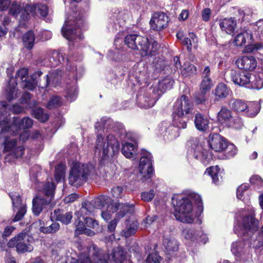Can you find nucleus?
<instances>
[{
    "label": "nucleus",
    "instance_id": "nucleus-1",
    "mask_svg": "<svg viewBox=\"0 0 263 263\" xmlns=\"http://www.w3.org/2000/svg\"><path fill=\"white\" fill-rule=\"evenodd\" d=\"M173 110L172 116L174 126L179 129L185 128L187 122L190 118L192 119L193 118V102L186 96L181 95L174 103Z\"/></svg>",
    "mask_w": 263,
    "mask_h": 263
},
{
    "label": "nucleus",
    "instance_id": "nucleus-2",
    "mask_svg": "<svg viewBox=\"0 0 263 263\" xmlns=\"http://www.w3.org/2000/svg\"><path fill=\"white\" fill-rule=\"evenodd\" d=\"M120 143L118 140L112 134L107 136L105 140L101 134L97 136L96 145L94 147L95 155L97 153L100 154L102 152L99 163L101 165L105 164L106 162H109L119 153Z\"/></svg>",
    "mask_w": 263,
    "mask_h": 263
},
{
    "label": "nucleus",
    "instance_id": "nucleus-3",
    "mask_svg": "<svg viewBox=\"0 0 263 263\" xmlns=\"http://www.w3.org/2000/svg\"><path fill=\"white\" fill-rule=\"evenodd\" d=\"M124 43L128 48L139 50L142 57L155 56L158 52L159 45L157 41L136 34L127 35Z\"/></svg>",
    "mask_w": 263,
    "mask_h": 263
},
{
    "label": "nucleus",
    "instance_id": "nucleus-4",
    "mask_svg": "<svg viewBox=\"0 0 263 263\" xmlns=\"http://www.w3.org/2000/svg\"><path fill=\"white\" fill-rule=\"evenodd\" d=\"M87 29L88 26L84 13L79 11L74 13L72 18L65 20L61 32L63 36L67 40L74 41L77 39H83L82 31Z\"/></svg>",
    "mask_w": 263,
    "mask_h": 263
},
{
    "label": "nucleus",
    "instance_id": "nucleus-5",
    "mask_svg": "<svg viewBox=\"0 0 263 263\" xmlns=\"http://www.w3.org/2000/svg\"><path fill=\"white\" fill-rule=\"evenodd\" d=\"M94 168L91 164L81 163L76 162L72 163L68 176L69 184L76 187L85 183Z\"/></svg>",
    "mask_w": 263,
    "mask_h": 263
},
{
    "label": "nucleus",
    "instance_id": "nucleus-6",
    "mask_svg": "<svg viewBox=\"0 0 263 263\" xmlns=\"http://www.w3.org/2000/svg\"><path fill=\"white\" fill-rule=\"evenodd\" d=\"M174 215L176 219L183 223H192L194 221L192 215L193 203L187 197L177 199L174 203Z\"/></svg>",
    "mask_w": 263,
    "mask_h": 263
},
{
    "label": "nucleus",
    "instance_id": "nucleus-7",
    "mask_svg": "<svg viewBox=\"0 0 263 263\" xmlns=\"http://www.w3.org/2000/svg\"><path fill=\"white\" fill-rule=\"evenodd\" d=\"M108 255L96 245L89 247L88 254H81L79 259H72L70 263H108Z\"/></svg>",
    "mask_w": 263,
    "mask_h": 263
},
{
    "label": "nucleus",
    "instance_id": "nucleus-8",
    "mask_svg": "<svg viewBox=\"0 0 263 263\" xmlns=\"http://www.w3.org/2000/svg\"><path fill=\"white\" fill-rule=\"evenodd\" d=\"M32 238L27 232L23 231L10 239L7 242V246L9 248H15L19 254L31 252L33 250L30 242Z\"/></svg>",
    "mask_w": 263,
    "mask_h": 263
},
{
    "label": "nucleus",
    "instance_id": "nucleus-9",
    "mask_svg": "<svg viewBox=\"0 0 263 263\" xmlns=\"http://www.w3.org/2000/svg\"><path fill=\"white\" fill-rule=\"evenodd\" d=\"M211 68L209 66L201 67V81L198 90V105L208 103L209 93L212 87V80L210 78Z\"/></svg>",
    "mask_w": 263,
    "mask_h": 263
},
{
    "label": "nucleus",
    "instance_id": "nucleus-10",
    "mask_svg": "<svg viewBox=\"0 0 263 263\" xmlns=\"http://www.w3.org/2000/svg\"><path fill=\"white\" fill-rule=\"evenodd\" d=\"M209 139H205L210 147L215 152H221L225 149L230 156H234L236 154L235 145L232 144H228L226 138L218 134L210 135Z\"/></svg>",
    "mask_w": 263,
    "mask_h": 263
},
{
    "label": "nucleus",
    "instance_id": "nucleus-11",
    "mask_svg": "<svg viewBox=\"0 0 263 263\" xmlns=\"http://www.w3.org/2000/svg\"><path fill=\"white\" fill-rule=\"evenodd\" d=\"M155 88H149L141 89L136 96V102L138 105L143 108H148L154 106L156 101L160 97V94H157Z\"/></svg>",
    "mask_w": 263,
    "mask_h": 263
},
{
    "label": "nucleus",
    "instance_id": "nucleus-12",
    "mask_svg": "<svg viewBox=\"0 0 263 263\" xmlns=\"http://www.w3.org/2000/svg\"><path fill=\"white\" fill-rule=\"evenodd\" d=\"M258 228V221L252 215L245 216L240 226H235L234 232L238 236L251 237Z\"/></svg>",
    "mask_w": 263,
    "mask_h": 263
},
{
    "label": "nucleus",
    "instance_id": "nucleus-13",
    "mask_svg": "<svg viewBox=\"0 0 263 263\" xmlns=\"http://www.w3.org/2000/svg\"><path fill=\"white\" fill-rule=\"evenodd\" d=\"M142 154L139 166V172L142 175L140 180L142 182H146L151 180L154 174L152 160V156L150 153L146 151H143Z\"/></svg>",
    "mask_w": 263,
    "mask_h": 263
},
{
    "label": "nucleus",
    "instance_id": "nucleus-14",
    "mask_svg": "<svg viewBox=\"0 0 263 263\" xmlns=\"http://www.w3.org/2000/svg\"><path fill=\"white\" fill-rule=\"evenodd\" d=\"M43 74L40 70H37L33 73L30 77H28L22 84V87L30 90H33L36 88V86L42 88H46L49 84V77L48 74L45 75L44 80V83L42 85L41 80L39 78Z\"/></svg>",
    "mask_w": 263,
    "mask_h": 263
},
{
    "label": "nucleus",
    "instance_id": "nucleus-15",
    "mask_svg": "<svg viewBox=\"0 0 263 263\" xmlns=\"http://www.w3.org/2000/svg\"><path fill=\"white\" fill-rule=\"evenodd\" d=\"M110 198L106 195H99L90 201H86L82 203L81 212H89L91 214L95 209H101L107 205Z\"/></svg>",
    "mask_w": 263,
    "mask_h": 263
},
{
    "label": "nucleus",
    "instance_id": "nucleus-16",
    "mask_svg": "<svg viewBox=\"0 0 263 263\" xmlns=\"http://www.w3.org/2000/svg\"><path fill=\"white\" fill-rule=\"evenodd\" d=\"M169 22V17L166 13L157 11L153 13L149 23L152 30L160 31L167 27Z\"/></svg>",
    "mask_w": 263,
    "mask_h": 263
},
{
    "label": "nucleus",
    "instance_id": "nucleus-17",
    "mask_svg": "<svg viewBox=\"0 0 263 263\" xmlns=\"http://www.w3.org/2000/svg\"><path fill=\"white\" fill-rule=\"evenodd\" d=\"M252 243L248 238L238 240L232 243L231 246V251L232 253L237 257H242L250 253V250Z\"/></svg>",
    "mask_w": 263,
    "mask_h": 263
},
{
    "label": "nucleus",
    "instance_id": "nucleus-18",
    "mask_svg": "<svg viewBox=\"0 0 263 263\" xmlns=\"http://www.w3.org/2000/svg\"><path fill=\"white\" fill-rule=\"evenodd\" d=\"M228 104L229 107L237 113L244 112L247 114V116L251 117H254L257 114V112H256L253 115L251 114V115H249L248 112L250 110V105L252 103H250L248 104L245 101L240 99H231L229 101Z\"/></svg>",
    "mask_w": 263,
    "mask_h": 263
},
{
    "label": "nucleus",
    "instance_id": "nucleus-19",
    "mask_svg": "<svg viewBox=\"0 0 263 263\" xmlns=\"http://www.w3.org/2000/svg\"><path fill=\"white\" fill-rule=\"evenodd\" d=\"M249 76L250 73L241 72L239 70H231L230 71L231 81L240 86L247 88L249 82Z\"/></svg>",
    "mask_w": 263,
    "mask_h": 263
},
{
    "label": "nucleus",
    "instance_id": "nucleus-20",
    "mask_svg": "<svg viewBox=\"0 0 263 263\" xmlns=\"http://www.w3.org/2000/svg\"><path fill=\"white\" fill-rule=\"evenodd\" d=\"M73 217L72 212H65L63 209H56L50 214V219H54L57 221H60L62 224L68 225L71 222Z\"/></svg>",
    "mask_w": 263,
    "mask_h": 263
},
{
    "label": "nucleus",
    "instance_id": "nucleus-21",
    "mask_svg": "<svg viewBox=\"0 0 263 263\" xmlns=\"http://www.w3.org/2000/svg\"><path fill=\"white\" fill-rule=\"evenodd\" d=\"M189 37H184L183 32L181 31H179L176 33L177 39L181 41L182 44L186 47L187 51L191 52L192 47L195 49L197 48V44L194 42L196 35L194 32H189Z\"/></svg>",
    "mask_w": 263,
    "mask_h": 263
},
{
    "label": "nucleus",
    "instance_id": "nucleus-22",
    "mask_svg": "<svg viewBox=\"0 0 263 263\" xmlns=\"http://www.w3.org/2000/svg\"><path fill=\"white\" fill-rule=\"evenodd\" d=\"M51 203L50 199L36 196L32 199V211L34 216H38L42 212L44 209Z\"/></svg>",
    "mask_w": 263,
    "mask_h": 263
},
{
    "label": "nucleus",
    "instance_id": "nucleus-23",
    "mask_svg": "<svg viewBox=\"0 0 263 263\" xmlns=\"http://www.w3.org/2000/svg\"><path fill=\"white\" fill-rule=\"evenodd\" d=\"M236 64L239 69L246 71H252L257 66L256 60L253 56H243L238 58L236 62Z\"/></svg>",
    "mask_w": 263,
    "mask_h": 263
},
{
    "label": "nucleus",
    "instance_id": "nucleus-24",
    "mask_svg": "<svg viewBox=\"0 0 263 263\" xmlns=\"http://www.w3.org/2000/svg\"><path fill=\"white\" fill-rule=\"evenodd\" d=\"M209 120L198 114V136L199 140H204L208 139L210 135Z\"/></svg>",
    "mask_w": 263,
    "mask_h": 263
},
{
    "label": "nucleus",
    "instance_id": "nucleus-25",
    "mask_svg": "<svg viewBox=\"0 0 263 263\" xmlns=\"http://www.w3.org/2000/svg\"><path fill=\"white\" fill-rule=\"evenodd\" d=\"M50 220L52 223L50 224H48V221L45 223L42 220H39V231L40 232L45 234H55L60 230V224L56 220H54V219H50Z\"/></svg>",
    "mask_w": 263,
    "mask_h": 263
},
{
    "label": "nucleus",
    "instance_id": "nucleus-26",
    "mask_svg": "<svg viewBox=\"0 0 263 263\" xmlns=\"http://www.w3.org/2000/svg\"><path fill=\"white\" fill-rule=\"evenodd\" d=\"M221 30L228 34L233 35L237 27L236 20L234 18H224L219 21Z\"/></svg>",
    "mask_w": 263,
    "mask_h": 263
},
{
    "label": "nucleus",
    "instance_id": "nucleus-27",
    "mask_svg": "<svg viewBox=\"0 0 263 263\" xmlns=\"http://www.w3.org/2000/svg\"><path fill=\"white\" fill-rule=\"evenodd\" d=\"M90 214L91 213L88 211H86V212H81V208L79 211L75 212V215L77 217L75 219L74 223L76 227L74 230L75 236L77 237L80 235L81 232L86 227L85 222L84 220H82V217L83 216L90 215Z\"/></svg>",
    "mask_w": 263,
    "mask_h": 263
},
{
    "label": "nucleus",
    "instance_id": "nucleus-28",
    "mask_svg": "<svg viewBox=\"0 0 263 263\" xmlns=\"http://www.w3.org/2000/svg\"><path fill=\"white\" fill-rule=\"evenodd\" d=\"M37 104L36 103L29 106V108L31 109V115L40 122L45 123L49 120V116L48 114L44 112V108L36 106Z\"/></svg>",
    "mask_w": 263,
    "mask_h": 263
},
{
    "label": "nucleus",
    "instance_id": "nucleus-29",
    "mask_svg": "<svg viewBox=\"0 0 263 263\" xmlns=\"http://www.w3.org/2000/svg\"><path fill=\"white\" fill-rule=\"evenodd\" d=\"M233 120L231 111L225 106H222L217 114L218 122L225 126L231 125L230 122Z\"/></svg>",
    "mask_w": 263,
    "mask_h": 263
},
{
    "label": "nucleus",
    "instance_id": "nucleus-30",
    "mask_svg": "<svg viewBox=\"0 0 263 263\" xmlns=\"http://www.w3.org/2000/svg\"><path fill=\"white\" fill-rule=\"evenodd\" d=\"M37 10V6L35 4L29 5L27 4L24 7L20 12V22L23 23H25L28 22L30 19L31 14L32 16H35L36 15V11Z\"/></svg>",
    "mask_w": 263,
    "mask_h": 263
},
{
    "label": "nucleus",
    "instance_id": "nucleus-31",
    "mask_svg": "<svg viewBox=\"0 0 263 263\" xmlns=\"http://www.w3.org/2000/svg\"><path fill=\"white\" fill-rule=\"evenodd\" d=\"M9 104L6 101L0 102V126L2 127L9 124L10 122V114L8 109Z\"/></svg>",
    "mask_w": 263,
    "mask_h": 263
},
{
    "label": "nucleus",
    "instance_id": "nucleus-32",
    "mask_svg": "<svg viewBox=\"0 0 263 263\" xmlns=\"http://www.w3.org/2000/svg\"><path fill=\"white\" fill-rule=\"evenodd\" d=\"M20 118L19 117H13L12 123L9 122V124L4 127H2L1 133H10L13 135H17L19 131L22 129L21 122H20Z\"/></svg>",
    "mask_w": 263,
    "mask_h": 263
},
{
    "label": "nucleus",
    "instance_id": "nucleus-33",
    "mask_svg": "<svg viewBox=\"0 0 263 263\" xmlns=\"http://www.w3.org/2000/svg\"><path fill=\"white\" fill-rule=\"evenodd\" d=\"M263 87V74L250 73L249 82L247 88L260 89Z\"/></svg>",
    "mask_w": 263,
    "mask_h": 263
},
{
    "label": "nucleus",
    "instance_id": "nucleus-34",
    "mask_svg": "<svg viewBox=\"0 0 263 263\" xmlns=\"http://www.w3.org/2000/svg\"><path fill=\"white\" fill-rule=\"evenodd\" d=\"M174 83V80L171 77L167 76L159 81L157 88L154 87L153 88L156 89V92L157 94L161 95V93H164L166 90L172 89Z\"/></svg>",
    "mask_w": 263,
    "mask_h": 263
},
{
    "label": "nucleus",
    "instance_id": "nucleus-35",
    "mask_svg": "<svg viewBox=\"0 0 263 263\" xmlns=\"http://www.w3.org/2000/svg\"><path fill=\"white\" fill-rule=\"evenodd\" d=\"M35 35L34 31L29 30L25 32L22 36V42L24 47L30 50L34 47L35 44Z\"/></svg>",
    "mask_w": 263,
    "mask_h": 263
},
{
    "label": "nucleus",
    "instance_id": "nucleus-36",
    "mask_svg": "<svg viewBox=\"0 0 263 263\" xmlns=\"http://www.w3.org/2000/svg\"><path fill=\"white\" fill-rule=\"evenodd\" d=\"M127 252L121 246L114 248L111 253V257L115 263H123L126 259Z\"/></svg>",
    "mask_w": 263,
    "mask_h": 263
},
{
    "label": "nucleus",
    "instance_id": "nucleus-37",
    "mask_svg": "<svg viewBox=\"0 0 263 263\" xmlns=\"http://www.w3.org/2000/svg\"><path fill=\"white\" fill-rule=\"evenodd\" d=\"M65 55L57 50H52L49 52V62L51 67H55L63 64L65 61Z\"/></svg>",
    "mask_w": 263,
    "mask_h": 263
},
{
    "label": "nucleus",
    "instance_id": "nucleus-38",
    "mask_svg": "<svg viewBox=\"0 0 263 263\" xmlns=\"http://www.w3.org/2000/svg\"><path fill=\"white\" fill-rule=\"evenodd\" d=\"M56 185L52 181H47L43 185L42 192L46 196V199H50V201L54 198Z\"/></svg>",
    "mask_w": 263,
    "mask_h": 263
},
{
    "label": "nucleus",
    "instance_id": "nucleus-39",
    "mask_svg": "<svg viewBox=\"0 0 263 263\" xmlns=\"http://www.w3.org/2000/svg\"><path fill=\"white\" fill-rule=\"evenodd\" d=\"M252 34L251 31H245L238 33L235 37L234 43L237 46L243 45L247 41L252 40Z\"/></svg>",
    "mask_w": 263,
    "mask_h": 263
},
{
    "label": "nucleus",
    "instance_id": "nucleus-40",
    "mask_svg": "<svg viewBox=\"0 0 263 263\" xmlns=\"http://www.w3.org/2000/svg\"><path fill=\"white\" fill-rule=\"evenodd\" d=\"M135 149L136 145L134 144L127 142L123 144L121 152L126 158H131L134 157Z\"/></svg>",
    "mask_w": 263,
    "mask_h": 263
},
{
    "label": "nucleus",
    "instance_id": "nucleus-41",
    "mask_svg": "<svg viewBox=\"0 0 263 263\" xmlns=\"http://www.w3.org/2000/svg\"><path fill=\"white\" fill-rule=\"evenodd\" d=\"M133 205H129L126 204L121 203L119 211L116 213L115 217L119 220L125 216L126 214H130L133 213Z\"/></svg>",
    "mask_w": 263,
    "mask_h": 263
},
{
    "label": "nucleus",
    "instance_id": "nucleus-42",
    "mask_svg": "<svg viewBox=\"0 0 263 263\" xmlns=\"http://www.w3.org/2000/svg\"><path fill=\"white\" fill-rule=\"evenodd\" d=\"M230 90L224 83H219L214 90V95L219 99L226 98L229 94Z\"/></svg>",
    "mask_w": 263,
    "mask_h": 263
},
{
    "label": "nucleus",
    "instance_id": "nucleus-43",
    "mask_svg": "<svg viewBox=\"0 0 263 263\" xmlns=\"http://www.w3.org/2000/svg\"><path fill=\"white\" fill-rule=\"evenodd\" d=\"M19 89L16 85L9 84L6 89V99L10 102L13 100L16 99L18 97Z\"/></svg>",
    "mask_w": 263,
    "mask_h": 263
},
{
    "label": "nucleus",
    "instance_id": "nucleus-44",
    "mask_svg": "<svg viewBox=\"0 0 263 263\" xmlns=\"http://www.w3.org/2000/svg\"><path fill=\"white\" fill-rule=\"evenodd\" d=\"M163 245L168 253L174 252L178 250V243L174 239L165 238L163 240Z\"/></svg>",
    "mask_w": 263,
    "mask_h": 263
},
{
    "label": "nucleus",
    "instance_id": "nucleus-45",
    "mask_svg": "<svg viewBox=\"0 0 263 263\" xmlns=\"http://www.w3.org/2000/svg\"><path fill=\"white\" fill-rule=\"evenodd\" d=\"M29 71L27 68H21L18 70L15 76V79L16 80V85L17 82L23 83L24 81L26 80L29 77Z\"/></svg>",
    "mask_w": 263,
    "mask_h": 263
},
{
    "label": "nucleus",
    "instance_id": "nucleus-46",
    "mask_svg": "<svg viewBox=\"0 0 263 263\" xmlns=\"http://www.w3.org/2000/svg\"><path fill=\"white\" fill-rule=\"evenodd\" d=\"M208 173L212 178L213 183L218 184L219 182V170L218 166H211L206 168L205 174Z\"/></svg>",
    "mask_w": 263,
    "mask_h": 263
},
{
    "label": "nucleus",
    "instance_id": "nucleus-47",
    "mask_svg": "<svg viewBox=\"0 0 263 263\" xmlns=\"http://www.w3.org/2000/svg\"><path fill=\"white\" fill-rule=\"evenodd\" d=\"M126 228L121 232V235L125 238H128L135 234L136 228L130 223V220L125 221Z\"/></svg>",
    "mask_w": 263,
    "mask_h": 263
},
{
    "label": "nucleus",
    "instance_id": "nucleus-48",
    "mask_svg": "<svg viewBox=\"0 0 263 263\" xmlns=\"http://www.w3.org/2000/svg\"><path fill=\"white\" fill-rule=\"evenodd\" d=\"M23 8L16 1H13L9 9V14L16 18L21 12Z\"/></svg>",
    "mask_w": 263,
    "mask_h": 263
},
{
    "label": "nucleus",
    "instance_id": "nucleus-49",
    "mask_svg": "<svg viewBox=\"0 0 263 263\" xmlns=\"http://www.w3.org/2000/svg\"><path fill=\"white\" fill-rule=\"evenodd\" d=\"M62 104L61 98L54 96H52L48 102L47 107L49 109H55L61 107Z\"/></svg>",
    "mask_w": 263,
    "mask_h": 263
},
{
    "label": "nucleus",
    "instance_id": "nucleus-50",
    "mask_svg": "<svg viewBox=\"0 0 263 263\" xmlns=\"http://www.w3.org/2000/svg\"><path fill=\"white\" fill-rule=\"evenodd\" d=\"M251 243H252L251 247L255 249L263 247V226L261 227L256 239L251 241Z\"/></svg>",
    "mask_w": 263,
    "mask_h": 263
},
{
    "label": "nucleus",
    "instance_id": "nucleus-51",
    "mask_svg": "<svg viewBox=\"0 0 263 263\" xmlns=\"http://www.w3.org/2000/svg\"><path fill=\"white\" fill-rule=\"evenodd\" d=\"M32 95L28 92H25L22 96L21 98L20 99L19 101L21 104H24L27 105L28 108H29L30 106L34 105L37 103L36 101H31V99L32 98Z\"/></svg>",
    "mask_w": 263,
    "mask_h": 263
},
{
    "label": "nucleus",
    "instance_id": "nucleus-52",
    "mask_svg": "<svg viewBox=\"0 0 263 263\" xmlns=\"http://www.w3.org/2000/svg\"><path fill=\"white\" fill-rule=\"evenodd\" d=\"M153 64L154 72L156 74L163 71L165 67V62L160 59H155L154 60Z\"/></svg>",
    "mask_w": 263,
    "mask_h": 263
},
{
    "label": "nucleus",
    "instance_id": "nucleus-53",
    "mask_svg": "<svg viewBox=\"0 0 263 263\" xmlns=\"http://www.w3.org/2000/svg\"><path fill=\"white\" fill-rule=\"evenodd\" d=\"M27 212V206L26 204H22L18 208L17 212L14 216L12 221L14 222L21 220Z\"/></svg>",
    "mask_w": 263,
    "mask_h": 263
},
{
    "label": "nucleus",
    "instance_id": "nucleus-54",
    "mask_svg": "<svg viewBox=\"0 0 263 263\" xmlns=\"http://www.w3.org/2000/svg\"><path fill=\"white\" fill-rule=\"evenodd\" d=\"M249 185L247 184H242L237 189V198L238 199L243 200L245 196L248 195Z\"/></svg>",
    "mask_w": 263,
    "mask_h": 263
},
{
    "label": "nucleus",
    "instance_id": "nucleus-55",
    "mask_svg": "<svg viewBox=\"0 0 263 263\" xmlns=\"http://www.w3.org/2000/svg\"><path fill=\"white\" fill-rule=\"evenodd\" d=\"M9 197L12 200V205L13 207L17 208L23 204L22 202V200L20 195L16 192H11L9 194Z\"/></svg>",
    "mask_w": 263,
    "mask_h": 263
},
{
    "label": "nucleus",
    "instance_id": "nucleus-56",
    "mask_svg": "<svg viewBox=\"0 0 263 263\" xmlns=\"http://www.w3.org/2000/svg\"><path fill=\"white\" fill-rule=\"evenodd\" d=\"M82 220L85 222L86 227L93 229H97L99 228L98 221L93 218L85 216L82 217Z\"/></svg>",
    "mask_w": 263,
    "mask_h": 263
},
{
    "label": "nucleus",
    "instance_id": "nucleus-57",
    "mask_svg": "<svg viewBox=\"0 0 263 263\" xmlns=\"http://www.w3.org/2000/svg\"><path fill=\"white\" fill-rule=\"evenodd\" d=\"M253 29L257 36H263V19L258 20L255 24H253Z\"/></svg>",
    "mask_w": 263,
    "mask_h": 263
},
{
    "label": "nucleus",
    "instance_id": "nucleus-58",
    "mask_svg": "<svg viewBox=\"0 0 263 263\" xmlns=\"http://www.w3.org/2000/svg\"><path fill=\"white\" fill-rule=\"evenodd\" d=\"M4 144V151L5 152H9L16 146L17 141L15 139H9L8 138H6Z\"/></svg>",
    "mask_w": 263,
    "mask_h": 263
},
{
    "label": "nucleus",
    "instance_id": "nucleus-59",
    "mask_svg": "<svg viewBox=\"0 0 263 263\" xmlns=\"http://www.w3.org/2000/svg\"><path fill=\"white\" fill-rule=\"evenodd\" d=\"M155 193L153 189H151L148 192H143L141 194V199L147 202L151 201L154 198Z\"/></svg>",
    "mask_w": 263,
    "mask_h": 263
},
{
    "label": "nucleus",
    "instance_id": "nucleus-60",
    "mask_svg": "<svg viewBox=\"0 0 263 263\" xmlns=\"http://www.w3.org/2000/svg\"><path fill=\"white\" fill-rule=\"evenodd\" d=\"M64 175V168L63 164H59L55 168L54 177L57 181H59Z\"/></svg>",
    "mask_w": 263,
    "mask_h": 263
},
{
    "label": "nucleus",
    "instance_id": "nucleus-61",
    "mask_svg": "<svg viewBox=\"0 0 263 263\" xmlns=\"http://www.w3.org/2000/svg\"><path fill=\"white\" fill-rule=\"evenodd\" d=\"M20 122H21L22 129H29L33 125V120L29 117H25L22 119H20Z\"/></svg>",
    "mask_w": 263,
    "mask_h": 263
},
{
    "label": "nucleus",
    "instance_id": "nucleus-62",
    "mask_svg": "<svg viewBox=\"0 0 263 263\" xmlns=\"http://www.w3.org/2000/svg\"><path fill=\"white\" fill-rule=\"evenodd\" d=\"M197 140H190L187 143L188 144H190L188 148V152H190L191 154H193V157L195 159H197V154L196 152V149L197 148Z\"/></svg>",
    "mask_w": 263,
    "mask_h": 263
},
{
    "label": "nucleus",
    "instance_id": "nucleus-63",
    "mask_svg": "<svg viewBox=\"0 0 263 263\" xmlns=\"http://www.w3.org/2000/svg\"><path fill=\"white\" fill-rule=\"evenodd\" d=\"M8 111H10L14 114H19L23 112L24 108L18 104H15L11 106L9 105L8 109Z\"/></svg>",
    "mask_w": 263,
    "mask_h": 263
},
{
    "label": "nucleus",
    "instance_id": "nucleus-64",
    "mask_svg": "<svg viewBox=\"0 0 263 263\" xmlns=\"http://www.w3.org/2000/svg\"><path fill=\"white\" fill-rule=\"evenodd\" d=\"M161 257L157 253L151 254L148 255L146 261L147 263H160Z\"/></svg>",
    "mask_w": 263,
    "mask_h": 263
}]
</instances>
